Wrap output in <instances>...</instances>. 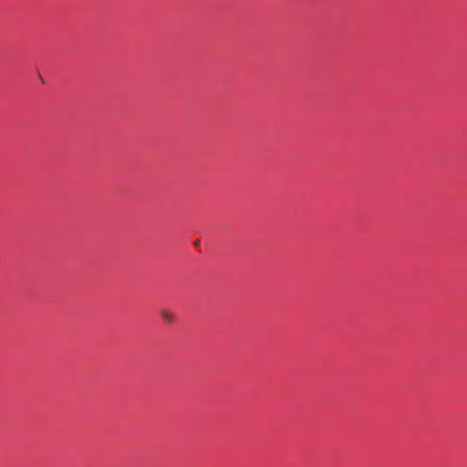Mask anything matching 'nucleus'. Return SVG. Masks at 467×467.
<instances>
[{
    "label": "nucleus",
    "mask_w": 467,
    "mask_h": 467,
    "mask_svg": "<svg viewBox=\"0 0 467 467\" xmlns=\"http://www.w3.org/2000/svg\"><path fill=\"white\" fill-rule=\"evenodd\" d=\"M199 241H195L194 245H198Z\"/></svg>",
    "instance_id": "obj_2"
},
{
    "label": "nucleus",
    "mask_w": 467,
    "mask_h": 467,
    "mask_svg": "<svg viewBox=\"0 0 467 467\" xmlns=\"http://www.w3.org/2000/svg\"><path fill=\"white\" fill-rule=\"evenodd\" d=\"M161 317L166 324H171L175 322L176 316L173 312L169 309L163 308L160 311Z\"/></svg>",
    "instance_id": "obj_1"
}]
</instances>
